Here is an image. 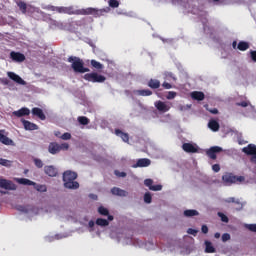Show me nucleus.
I'll return each instance as SVG.
<instances>
[{
	"mask_svg": "<svg viewBox=\"0 0 256 256\" xmlns=\"http://www.w3.org/2000/svg\"><path fill=\"white\" fill-rule=\"evenodd\" d=\"M95 223H96V225L101 226V227L109 226V221L107 219H103V218H97Z\"/></svg>",
	"mask_w": 256,
	"mask_h": 256,
	"instance_id": "obj_32",
	"label": "nucleus"
},
{
	"mask_svg": "<svg viewBox=\"0 0 256 256\" xmlns=\"http://www.w3.org/2000/svg\"><path fill=\"white\" fill-rule=\"evenodd\" d=\"M249 47H250L249 43L245 42V41H240L237 44L238 51H247L249 49Z\"/></svg>",
	"mask_w": 256,
	"mask_h": 256,
	"instance_id": "obj_27",
	"label": "nucleus"
},
{
	"mask_svg": "<svg viewBox=\"0 0 256 256\" xmlns=\"http://www.w3.org/2000/svg\"><path fill=\"white\" fill-rule=\"evenodd\" d=\"M0 165L4 167H11L12 166V161L0 158Z\"/></svg>",
	"mask_w": 256,
	"mask_h": 256,
	"instance_id": "obj_36",
	"label": "nucleus"
},
{
	"mask_svg": "<svg viewBox=\"0 0 256 256\" xmlns=\"http://www.w3.org/2000/svg\"><path fill=\"white\" fill-rule=\"evenodd\" d=\"M114 174L117 176V177H126L127 176V173L125 172H120L118 170H115L114 171Z\"/></svg>",
	"mask_w": 256,
	"mask_h": 256,
	"instance_id": "obj_51",
	"label": "nucleus"
},
{
	"mask_svg": "<svg viewBox=\"0 0 256 256\" xmlns=\"http://www.w3.org/2000/svg\"><path fill=\"white\" fill-rule=\"evenodd\" d=\"M154 106L155 108L162 112V113H165V112H168L171 107H172V103H169V102H163L161 100H158L154 103Z\"/></svg>",
	"mask_w": 256,
	"mask_h": 256,
	"instance_id": "obj_7",
	"label": "nucleus"
},
{
	"mask_svg": "<svg viewBox=\"0 0 256 256\" xmlns=\"http://www.w3.org/2000/svg\"><path fill=\"white\" fill-rule=\"evenodd\" d=\"M162 87L164 89H171V88H173V86L170 83H168V82H163L162 83Z\"/></svg>",
	"mask_w": 256,
	"mask_h": 256,
	"instance_id": "obj_54",
	"label": "nucleus"
},
{
	"mask_svg": "<svg viewBox=\"0 0 256 256\" xmlns=\"http://www.w3.org/2000/svg\"><path fill=\"white\" fill-rule=\"evenodd\" d=\"M207 126L213 132H217L220 129L219 122L217 120H214V119L209 120Z\"/></svg>",
	"mask_w": 256,
	"mask_h": 256,
	"instance_id": "obj_18",
	"label": "nucleus"
},
{
	"mask_svg": "<svg viewBox=\"0 0 256 256\" xmlns=\"http://www.w3.org/2000/svg\"><path fill=\"white\" fill-rule=\"evenodd\" d=\"M0 188L14 191L17 189V185L14 184L11 180L0 177Z\"/></svg>",
	"mask_w": 256,
	"mask_h": 256,
	"instance_id": "obj_6",
	"label": "nucleus"
},
{
	"mask_svg": "<svg viewBox=\"0 0 256 256\" xmlns=\"http://www.w3.org/2000/svg\"><path fill=\"white\" fill-rule=\"evenodd\" d=\"M222 181L225 183V185H232V184L237 183V182L245 181V177L236 176V175H233L232 173H225L222 176Z\"/></svg>",
	"mask_w": 256,
	"mask_h": 256,
	"instance_id": "obj_4",
	"label": "nucleus"
},
{
	"mask_svg": "<svg viewBox=\"0 0 256 256\" xmlns=\"http://www.w3.org/2000/svg\"><path fill=\"white\" fill-rule=\"evenodd\" d=\"M201 232L204 234H207L209 232V228L207 225H202L201 226Z\"/></svg>",
	"mask_w": 256,
	"mask_h": 256,
	"instance_id": "obj_55",
	"label": "nucleus"
},
{
	"mask_svg": "<svg viewBox=\"0 0 256 256\" xmlns=\"http://www.w3.org/2000/svg\"><path fill=\"white\" fill-rule=\"evenodd\" d=\"M68 63H72L71 64V69H73L74 72L77 73H86L89 72L90 69L84 67V62L82 59H80L79 57L76 56H70L67 59Z\"/></svg>",
	"mask_w": 256,
	"mask_h": 256,
	"instance_id": "obj_3",
	"label": "nucleus"
},
{
	"mask_svg": "<svg viewBox=\"0 0 256 256\" xmlns=\"http://www.w3.org/2000/svg\"><path fill=\"white\" fill-rule=\"evenodd\" d=\"M111 193H112L113 195L121 196V197H125V196H127V194H128L125 190H123V189H121V188H118V187H113V188L111 189Z\"/></svg>",
	"mask_w": 256,
	"mask_h": 256,
	"instance_id": "obj_21",
	"label": "nucleus"
},
{
	"mask_svg": "<svg viewBox=\"0 0 256 256\" xmlns=\"http://www.w3.org/2000/svg\"><path fill=\"white\" fill-rule=\"evenodd\" d=\"M4 130H0V142L3 143L4 145H11V146H15V143L12 139H10L9 137H7L6 135H4Z\"/></svg>",
	"mask_w": 256,
	"mask_h": 256,
	"instance_id": "obj_14",
	"label": "nucleus"
},
{
	"mask_svg": "<svg viewBox=\"0 0 256 256\" xmlns=\"http://www.w3.org/2000/svg\"><path fill=\"white\" fill-rule=\"evenodd\" d=\"M16 5L19 8V11H21L22 15H27V13H33L34 11V7L27 5V3L24 1H18Z\"/></svg>",
	"mask_w": 256,
	"mask_h": 256,
	"instance_id": "obj_8",
	"label": "nucleus"
},
{
	"mask_svg": "<svg viewBox=\"0 0 256 256\" xmlns=\"http://www.w3.org/2000/svg\"><path fill=\"white\" fill-rule=\"evenodd\" d=\"M34 164L37 168H43L44 163L41 159L35 158L34 159Z\"/></svg>",
	"mask_w": 256,
	"mask_h": 256,
	"instance_id": "obj_42",
	"label": "nucleus"
},
{
	"mask_svg": "<svg viewBox=\"0 0 256 256\" xmlns=\"http://www.w3.org/2000/svg\"><path fill=\"white\" fill-rule=\"evenodd\" d=\"M44 9H45L46 11H53V12H55V13L58 12V6L47 5V6L44 7Z\"/></svg>",
	"mask_w": 256,
	"mask_h": 256,
	"instance_id": "obj_41",
	"label": "nucleus"
},
{
	"mask_svg": "<svg viewBox=\"0 0 256 256\" xmlns=\"http://www.w3.org/2000/svg\"><path fill=\"white\" fill-rule=\"evenodd\" d=\"M242 151L247 155H256V145L249 144L242 149Z\"/></svg>",
	"mask_w": 256,
	"mask_h": 256,
	"instance_id": "obj_19",
	"label": "nucleus"
},
{
	"mask_svg": "<svg viewBox=\"0 0 256 256\" xmlns=\"http://www.w3.org/2000/svg\"><path fill=\"white\" fill-rule=\"evenodd\" d=\"M143 199H144V202H145V203L150 204V203L152 202V195H151V193L146 192V193L144 194Z\"/></svg>",
	"mask_w": 256,
	"mask_h": 256,
	"instance_id": "obj_38",
	"label": "nucleus"
},
{
	"mask_svg": "<svg viewBox=\"0 0 256 256\" xmlns=\"http://www.w3.org/2000/svg\"><path fill=\"white\" fill-rule=\"evenodd\" d=\"M10 58L12 59V61H15L16 63H23L26 60L24 54L14 51L10 53Z\"/></svg>",
	"mask_w": 256,
	"mask_h": 256,
	"instance_id": "obj_10",
	"label": "nucleus"
},
{
	"mask_svg": "<svg viewBox=\"0 0 256 256\" xmlns=\"http://www.w3.org/2000/svg\"><path fill=\"white\" fill-rule=\"evenodd\" d=\"M183 215L185 217H193V216L199 215V212L197 210H194V209H188V210H185L183 212Z\"/></svg>",
	"mask_w": 256,
	"mask_h": 256,
	"instance_id": "obj_30",
	"label": "nucleus"
},
{
	"mask_svg": "<svg viewBox=\"0 0 256 256\" xmlns=\"http://www.w3.org/2000/svg\"><path fill=\"white\" fill-rule=\"evenodd\" d=\"M182 149L187 152V153H196L198 152V148L195 147L193 144L191 143H184L182 144Z\"/></svg>",
	"mask_w": 256,
	"mask_h": 256,
	"instance_id": "obj_16",
	"label": "nucleus"
},
{
	"mask_svg": "<svg viewBox=\"0 0 256 256\" xmlns=\"http://www.w3.org/2000/svg\"><path fill=\"white\" fill-rule=\"evenodd\" d=\"M88 226H89L90 228H93V227L95 226V222H94L93 220H90V221L88 222Z\"/></svg>",
	"mask_w": 256,
	"mask_h": 256,
	"instance_id": "obj_59",
	"label": "nucleus"
},
{
	"mask_svg": "<svg viewBox=\"0 0 256 256\" xmlns=\"http://www.w3.org/2000/svg\"><path fill=\"white\" fill-rule=\"evenodd\" d=\"M60 138H61L62 140H69V139L72 138V135H71V133H69V132H65L64 134H62V135L60 136Z\"/></svg>",
	"mask_w": 256,
	"mask_h": 256,
	"instance_id": "obj_46",
	"label": "nucleus"
},
{
	"mask_svg": "<svg viewBox=\"0 0 256 256\" xmlns=\"http://www.w3.org/2000/svg\"><path fill=\"white\" fill-rule=\"evenodd\" d=\"M147 86L151 89H159L161 87V82L160 80L157 79H153L151 78L148 82H147Z\"/></svg>",
	"mask_w": 256,
	"mask_h": 256,
	"instance_id": "obj_20",
	"label": "nucleus"
},
{
	"mask_svg": "<svg viewBox=\"0 0 256 256\" xmlns=\"http://www.w3.org/2000/svg\"><path fill=\"white\" fill-rule=\"evenodd\" d=\"M187 233H188V234H191V235H193V236H196L197 233H198V230L189 228V229H187Z\"/></svg>",
	"mask_w": 256,
	"mask_h": 256,
	"instance_id": "obj_52",
	"label": "nucleus"
},
{
	"mask_svg": "<svg viewBox=\"0 0 256 256\" xmlns=\"http://www.w3.org/2000/svg\"><path fill=\"white\" fill-rule=\"evenodd\" d=\"M7 76L20 85H26V81H24L18 74L14 72H7Z\"/></svg>",
	"mask_w": 256,
	"mask_h": 256,
	"instance_id": "obj_13",
	"label": "nucleus"
},
{
	"mask_svg": "<svg viewBox=\"0 0 256 256\" xmlns=\"http://www.w3.org/2000/svg\"><path fill=\"white\" fill-rule=\"evenodd\" d=\"M16 182L23 185L33 186L34 182L27 178H17Z\"/></svg>",
	"mask_w": 256,
	"mask_h": 256,
	"instance_id": "obj_29",
	"label": "nucleus"
},
{
	"mask_svg": "<svg viewBox=\"0 0 256 256\" xmlns=\"http://www.w3.org/2000/svg\"><path fill=\"white\" fill-rule=\"evenodd\" d=\"M226 203H235L236 205H239L240 208L242 207V203L239 199H236L235 197H230L225 200Z\"/></svg>",
	"mask_w": 256,
	"mask_h": 256,
	"instance_id": "obj_35",
	"label": "nucleus"
},
{
	"mask_svg": "<svg viewBox=\"0 0 256 256\" xmlns=\"http://www.w3.org/2000/svg\"><path fill=\"white\" fill-rule=\"evenodd\" d=\"M19 210L23 211L24 213H28L29 212V210L25 206H20Z\"/></svg>",
	"mask_w": 256,
	"mask_h": 256,
	"instance_id": "obj_58",
	"label": "nucleus"
},
{
	"mask_svg": "<svg viewBox=\"0 0 256 256\" xmlns=\"http://www.w3.org/2000/svg\"><path fill=\"white\" fill-rule=\"evenodd\" d=\"M223 149L219 146H213L206 151V155L212 160L217 159V153H220Z\"/></svg>",
	"mask_w": 256,
	"mask_h": 256,
	"instance_id": "obj_9",
	"label": "nucleus"
},
{
	"mask_svg": "<svg viewBox=\"0 0 256 256\" xmlns=\"http://www.w3.org/2000/svg\"><path fill=\"white\" fill-rule=\"evenodd\" d=\"M153 183H154V181H153L152 179H145V180H144V185H145L146 187H148L149 190H151V187L153 186Z\"/></svg>",
	"mask_w": 256,
	"mask_h": 256,
	"instance_id": "obj_45",
	"label": "nucleus"
},
{
	"mask_svg": "<svg viewBox=\"0 0 256 256\" xmlns=\"http://www.w3.org/2000/svg\"><path fill=\"white\" fill-rule=\"evenodd\" d=\"M230 239H231V235H230L229 233L222 234V236H221V240H222L223 242H227V241H229Z\"/></svg>",
	"mask_w": 256,
	"mask_h": 256,
	"instance_id": "obj_47",
	"label": "nucleus"
},
{
	"mask_svg": "<svg viewBox=\"0 0 256 256\" xmlns=\"http://www.w3.org/2000/svg\"><path fill=\"white\" fill-rule=\"evenodd\" d=\"M220 165L219 164H214V165H212V170L214 171V172H219L220 171Z\"/></svg>",
	"mask_w": 256,
	"mask_h": 256,
	"instance_id": "obj_56",
	"label": "nucleus"
},
{
	"mask_svg": "<svg viewBox=\"0 0 256 256\" xmlns=\"http://www.w3.org/2000/svg\"><path fill=\"white\" fill-rule=\"evenodd\" d=\"M78 178V174L74 171L67 170L63 173L62 180L63 186L67 189L76 190L80 187L78 181H75Z\"/></svg>",
	"mask_w": 256,
	"mask_h": 256,
	"instance_id": "obj_2",
	"label": "nucleus"
},
{
	"mask_svg": "<svg viewBox=\"0 0 256 256\" xmlns=\"http://www.w3.org/2000/svg\"><path fill=\"white\" fill-rule=\"evenodd\" d=\"M220 237H221V234H220L219 232H216V233L214 234V238L219 239Z\"/></svg>",
	"mask_w": 256,
	"mask_h": 256,
	"instance_id": "obj_64",
	"label": "nucleus"
},
{
	"mask_svg": "<svg viewBox=\"0 0 256 256\" xmlns=\"http://www.w3.org/2000/svg\"><path fill=\"white\" fill-rule=\"evenodd\" d=\"M250 58L254 63H256V50L250 51Z\"/></svg>",
	"mask_w": 256,
	"mask_h": 256,
	"instance_id": "obj_49",
	"label": "nucleus"
},
{
	"mask_svg": "<svg viewBox=\"0 0 256 256\" xmlns=\"http://www.w3.org/2000/svg\"><path fill=\"white\" fill-rule=\"evenodd\" d=\"M110 8H82L75 10L73 6H58L57 13L64 14V15H93L95 18L103 17V15H106V13H109Z\"/></svg>",
	"mask_w": 256,
	"mask_h": 256,
	"instance_id": "obj_1",
	"label": "nucleus"
},
{
	"mask_svg": "<svg viewBox=\"0 0 256 256\" xmlns=\"http://www.w3.org/2000/svg\"><path fill=\"white\" fill-rule=\"evenodd\" d=\"M135 94L138 96H151L153 92L149 89H141V90H136Z\"/></svg>",
	"mask_w": 256,
	"mask_h": 256,
	"instance_id": "obj_28",
	"label": "nucleus"
},
{
	"mask_svg": "<svg viewBox=\"0 0 256 256\" xmlns=\"http://www.w3.org/2000/svg\"><path fill=\"white\" fill-rule=\"evenodd\" d=\"M23 126L26 130H37L39 127L38 125H36L35 123H31L30 121L28 120H23Z\"/></svg>",
	"mask_w": 256,
	"mask_h": 256,
	"instance_id": "obj_22",
	"label": "nucleus"
},
{
	"mask_svg": "<svg viewBox=\"0 0 256 256\" xmlns=\"http://www.w3.org/2000/svg\"><path fill=\"white\" fill-rule=\"evenodd\" d=\"M115 134L120 136L124 142H129V135L127 133L122 132L120 129H115Z\"/></svg>",
	"mask_w": 256,
	"mask_h": 256,
	"instance_id": "obj_26",
	"label": "nucleus"
},
{
	"mask_svg": "<svg viewBox=\"0 0 256 256\" xmlns=\"http://www.w3.org/2000/svg\"><path fill=\"white\" fill-rule=\"evenodd\" d=\"M237 47H238V46H237V41H233V42H232V48H233V49H237Z\"/></svg>",
	"mask_w": 256,
	"mask_h": 256,
	"instance_id": "obj_63",
	"label": "nucleus"
},
{
	"mask_svg": "<svg viewBox=\"0 0 256 256\" xmlns=\"http://www.w3.org/2000/svg\"><path fill=\"white\" fill-rule=\"evenodd\" d=\"M31 112L34 116H37L39 119L46 120V115L41 108L34 107L32 108Z\"/></svg>",
	"mask_w": 256,
	"mask_h": 256,
	"instance_id": "obj_17",
	"label": "nucleus"
},
{
	"mask_svg": "<svg viewBox=\"0 0 256 256\" xmlns=\"http://www.w3.org/2000/svg\"><path fill=\"white\" fill-rule=\"evenodd\" d=\"M34 189H36L38 192H47V186L46 185H42V184H38L33 182Z\"/></svg>",
	"mask_w": 256,
	"mask_h": 256,
	"instance_id": "obj_31",
	"label": "nucleus"
},
{
	"mask_svg": "<svg viewBox=\"0 0 256 256\" xmlns=\"http://www.w3.org/2000/svg\"><path fill=\"white\" fill-rule=\"evenodd\" d=\"M237 106H241V107H247L250 105L249 101H242V102H238L236 103Z\"/></svg>",
	"mask_w": 256,
	"mask_h": 256,
	"instance_id": "obj_50",
	"label": "nucleus"
},
{
	"mask_svg": "<svg viewBox=\"0 0 256 256\" xmlns=\"http://www.w3.org/2000/svg\"><path fill=\"white\" fill-rule=\"evenodd\" d=\"M77 121L82 125H88L90 123V119L86 116H80L77 118Z\"/></svg>",
	"mask_w": 256,
	"mask_h": 256,
	"instance_id": "obj_34",
	"label": "nucleus"
},
{
	"mask_svg": "<svg viewBox=\"0 0 256 256\" xmlns=\"http://www.w3.org/2000/svg\"><path fill=\"white\" fill-rule=\"evenodd\" d=\"M60 151L61 150H68L69 149V144L68 143H62L59 145Z\"/></svg>",
	"mask_w": 256,
	"mask_h": 256,
	"instance_id": "obj_53",
	"label": "nucleus"
},
{
	"mask_svg": "<svg viewBox=\"0 0 256 256\" xmlns=\"http://www.w3.org/2000/svg\"><path fill=\"white\" fill-rule=\"evenodd\" d=\"M44 172H45L46 175H48L50 177H55L58 174V170L52 165L45 166L44 167Z\"/></svg>",
	"mask_w": 256,
	"mask_h": 256,
	"instance_id": "obj_15",
	"label": "nucleus"
},
{
	"mask_svg": "<svg viewBox=\"0 0 256 256\" xmlns=\"http://www.w3.org/2000/svg\"><path fill=\"white\" fill-rule=\"evenodd\" d=\"M98 213L104 216H108L109 215V210L107 208H105L104 206H100L98 207Z\"/></svg>",
	"mask_w": 256,
	"mask_h": 256,
	"instance_id": "obj_37",
	"label": "nucleus"
},
{
	"mask_svg": "<svg viewBox=\"0 0 256 256\" xmlns=\"http://www.w3.org/2000/svg\"><path fill=\"white\" fill-rule=\"evenodd\" d=\"M191 97H192V99H195L197 101H202L205 99V94L200 91H195V92L191 93Z\"/></svg>",
	"mask_w": 256,
	"mask_h": 256,
	"instance_id": "obj_24",
	"label": "nucleus"
},
{
	"mask_svg": "<svg viewBox=\"0 0 256 256\" xmlns=\"http://www.w3.org/2000/svg\"><path fill=\"white\" fill-rule=\"evenodd\" d=\"M205 252L206 253H215L216 252V248L213 246L212 242L210 241H205Z\"/></svg>",
	"mask_w": 256,
	"mask_h": 256,
	"instance_id": "obj_25",
	"label": "nucleus"
},
{
	"mask_svg": "<svg viewBox=\"0 0 256 256\" xmlns=\"http://www.w3.org/2000/svg\"><path fill=\"white\" fill-rule=\"evenodd\" d=\"M61 151V147L59 143L51 142L48 145V152L52 155L58 154Z\"/></svg>",
	"mask_w": 256,
	"mask_h": 256,
	"instance_id": "obj_11",
	"label": "nucleus"
},
{
	"mask_svg": "<svg viewBox=\"0 0 256 256\" xmlns=\"http://www.w3.org/2000/svg\"><path fill=\"white\" fill-rule=\"evenodd\" d=\"M90 65L94 69H98V70L104 69V65L101 64L100 62L96 61V60H91Z\"/></svg>",
	"mask_w": 256,
	"mask_h": 256,
	"instance_id": "obj_33",
	"label": "nucleus"
},
{
	"mask_svg": "<svg viewBox=\"0 0 256 256\" xmlns=\"http://www.w3.org/2000/svg\"><path fill=\"white\" fill-rule=\"evenodd\" d=\"M209 112L212 113V114H218L219 113L218 109H216V108L209 110Z\"/></svg>",
	"mask_w": 256,
	"mask_h": 256,
	"instance_id": "obj_60",
	"label": "nucleus"
},
{
	"mask_svg": "<svg viewBox=\"0 0 256 256\" xmlns=\"http://www.w3.org/2000/svg\"><path fill=\"white\" fill-rule=\"evenodd\" d=\"M245 228L248 229L251 232L256 233V224H246Z\"/></svg>",
	"mask_w": 256,
	"mask_h": 256,
	"instance_id": "obj_44",
	"label": "nucleus"
},
{
	"mask_svg": "<svg viewBox=\"0 0 256 256\" xmlns=\"http://www.w3.org/2000/svg\"><path fill=\"white\" fill-rule=\"evenodd\" d=\"M217 216L221 219L222 222H224V223L229 222V218L224 213L218 212Z\"/></svg>",
	"mask_w": 256,
	"mask_h": 256,
	"instance_id": "obj_39",
	"label": "nucleus"
},
{
	"mask_svg": "<svg viewBox=\"0 0 256 256\" xmlns=\"http://www.w3.org/2000/svg\"><path fill=\"white\" fill-rule=\"evenodd\" d=\"M119 5L120 3L118 0H109V7H112V9H117Z\"/></svg>",
	"mask_w": 256,
	"mask_h": 256,
	"instance_id": "obj_40",
	"label": "nucleus"
},
{
	"mask_svg": "<svg viewBox=\"0 0 256 256\" xmlns=\"http://www.w3.org/2000/svg\"><path fill=\"white\" fill-rule=\"evenodd\" d=\"M13 114L17 117L27 116V115H30V109L29 108H21L18 111L13 112Z\"/></svg>",
	"mask_w": 256,
	"mask_h": 256,
	"instance_id": "obj_23",
	"label": "nucleus"
},
{
	"mask_svg": "<svg viewBox=\"0 0 256 256\" xmlns=\"http://www.w3.org/2000/svg\"><path fill=\"white\" fill-rule=\"evenodd\" d=\"M163 188L162 185L158 184V185H152V187L150 188L151 191H161Z\"/></svg>",
	"mask_w": 256,
	"mask_h": 256,
	"instance_id": "obj_48",
	"label": "nucleus"
},
{
	"mask_svg": "<svg viewBox=\"0 0 256 256\" xmlns=\"http://www.w3.org/2000/svg\"><path fill=\"white\" fill-rule=\"evenodd\" d=\"M217 5H226V0H212Z\"/></svg>",
	"mask_w": 256,
	"mask_h": 256,
	"instance_id": "obj_57",
	"label": "nucleus"
},
{
	"mask_svg": "<svg viewBox=\"0 0 256 256\" xmlns=\"http://www.w3.org/2000/svg\"><path fill=\"white\" fill-rule=\"evenodd\" d=\"M176 96H177V92H175V91H169V92L167 93L166 99L172 100V99H174Z\"/></svg>",
	"mask_w": 256,
	"mask_h": 256,
	"instance_id": "obj_43",
	"label": "nucleus"
},
{
	"mask_svg": "<svg viewBox=\"0 0 256 256\" xmlns=\"http://www.w3.org/2000/svg\"><path fill=\"white\" fill-rule=\"evenodd\" d=\"M107 221H113L114 220V216L113 215H107Z\"/></svg>",
	"mask_w": 256,
	"mask_h": 256,
	"instance_id": "obj_62",
	"label": "nucleus"
},
{
	"mask_svg": "<svg viewBox=\"0 0 256 256\" xmlns=\"http://www.w3.org/2000/svg\"><path fill=\"white\" fill-rule=\"evenodd\" d=\"M151 165V160L148 158H141L138 159L137 162L132 165L133 168H138V167H148Z\"/></svg>",
	"mask_w": 256,
	"mask_h": 256,
	"instance_id": "obj_12",
	"label": "nucleus"
},
{
	"mask_svg": "<svg viewBox=\"0 0 256 256\" xmlns=\"http://www.w3.org/2000/svg\"><path fill=\"white\" fill-rule=\"evenodd\" d=\"M83 78L93 83H103L106 81V77L104 75H99L97 72L86 73Z\"/></svg>",
	"mask_w": 256,
	"mask_h": 256,
	"instance_id": "obj_5",
	"label": "nucleus"
},
{
	"mask_svg": "<svg viewBox=\"0 0 256 256\" xmlns=\"http://www.w3.org/2000/svg\"><path fill=\"white\" fill-rule=\"evenodd\" d=\"M250 161L252 163H256V155H252V157L250 158Z\"/></svg>",
	"mask_w": 256,
	"mask_h": 256,
	"instance_id": "obj_61",
	"label": "nucleus"
}]
</instances>
